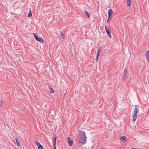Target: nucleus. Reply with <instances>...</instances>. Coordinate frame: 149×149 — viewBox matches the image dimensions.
<instances>
[{
  "mask_svg": "<svg viewBox=\"0 0 149 149\" xmlns=\"http://www.w3.org/2000/svg\"><path fill=\"white\" fill-rule=\"evenodd\" d=\"M86 137L84 131H81L79 133V142L82 145L84 144L86 141Z\"/></svg>",
  "mask_w": 149,
  "mask_h": 149,
  "instance_id": "nucleus-1",
  "label": "nucleus"
},
{
  "mask_svg": "<svg viewBox=\"0 0 149 149\" xmlns=\"http://www.w3.org/2000/svg\"><path fill=\"white\" fill-rule=\"evenodd\" d=\"M139 109L137 107L136 105H135V108L134 109V111H133V121H135L137 118V114L139 113Z\"/></svg>",
  "mask_w": 149,
  "mask_h": 149,
  "instance_id": "nucleus-2",
  "label": "nucleus"
},
{
  "mask_svg": "<svg viewBox=\"0 0 149 149\" xmlns=\"http://www.w3.org/2000/svg\"><path fill=\"white\" fill-rule=\"evenodd\" d=\"M128 75L129 74L128 73L127 69L126 68L124 70V74L122 77V79L123 80H124L127 79Z\"/></svg>",
  "mask_w": 149,
  "mask_h": 149,
  "instance_id": "nucleus-3",
  "label": "nucleus"
},
{
  "mask_svg": "<svg viewBox=\"0 0 149 149\" xmlns=\"http://www.w3.org/2000/svg\"><path fill=\"white\" fill-rule=\"evenodd\" d=\"M35 144L38 146V149H43V146L40 145V143L37 141H35Z\"/></svg>",
  "mask_w": 149,
  "mask_h": 149,
  "instance_id": "nucleus-4",
  "label": "nucleus"
},
{
  "mask_svg": "<svg viewBox=\"0 0 149 149\" xmlns=\"http://www.w3.org/2000/svg\"><path fill=\"white\" fill-rule=\"evenodd\" d=\"M67 139L68 141V144L69 146L71 147L72 146L73 143V141L71 139V138L70 137H68Z\"/></svg>",
  "mask_w": 149,
  "mask_h": 149,
  "instance_id": "nucleus-5",
  "label": "nucleus"
},
{
  "mask_svg": "<svg viewBox=\"0 0 149 149\" xmlns=\"http://www.w3.org/2000/svg\"><path fill=\"white\" fill-rule=\"evenodd\" d=\"M145 55L147 59V62L149 64V50H147L146 52Z\"/></svg>",
  "mask_w": 149,
  "mask_h": 149,
  "instance_id": "nucleus-6",
  "label": "nucleus"
},
{
  "mask_svg": "<svg viewBox=\"0 0 149 149\" xmlns=\"http://www.w3.org/2000/svg\"><path fill=\"white\" fill-rule=\"evenodd\" d=\"M38 41L42 43L44 42V40L42 38H35Z\"/></svg>",
  "mask_w": 149,
  "mask_h": 149,
  "instance_id": "nucleus-7",
  "label": "nucleus"
},
{
  "mask_svg": "<svg viewBox=\"0 0 149 149\" xmlns=\"http://www.w3.org/2000/svg\"><path fill=\"white\" fill-rule=\"evenodd\" d=\"M112 13L113 11L111 9H109L108 12V16L111 17Z\"/></svg>",
  "mask_w": 149,
  "mask_h": 149,
  "instance_id": "nucleus-8",
  "label": "nucleus"
},
{
  "mask_svg": "<svg viewBox=\"0 0 149 149\" xmlns=\"http://www.w3.org/2000/svg\"><path fill=\"white\" fill-rule=\"evenodd\" d=\"M107 34L109 36V37H111V31L110 29L109 30H107V31H106Z\"/></svg>",
  "mask_w": 149,
  "mask_h": 149,
  "instance_id": "nucleus-9",
  "label": "nucleus"
},
{
  "mask_svg": "<svg viewBox=\"0 0 149 149\" xmlns=\"http://www.w3.org/2000/svg\"><path fill=\"white\" fill-rule=\"evenodd\" d=\"M120 139L122 141H123L127 139V138L125 136H121L120 137Z\"/></svg>",
  "mask_w": 149,
  "mask_h": 149,
  "instance_id": "nucleus-10",
  "label": "nucleus"
},
{
  "mask_svg": "<svg viewBox=\"0 0 149 149\" xmlns=\"http://www.w3.org/2000/svg\"><path fill=\"white\" fill-rule=\"evenodd\" d=\"M15 140H16V142L17 145L18 146H20V143L19 142V140L18 139H17V138H16L15 139Z\"/></svg>",
  "mask_w": 149,
  "mask_h": 149,
  "instance_id": "nucleus-11",
  "label": "nucleus"
},
{
  "mask_svg": "<svg viewBox=\"0 0 149 149\" xmlns=\"http://www.w3.org/2000/svg\"><path fill=\"white\" fill-rule=\"evenodd\" d=\"M84 12L86 15H87L88 17H89L90 16V14H89V13L86 10H84Z\"/></svg>",
  "mask_w": 149,
  "mask_h": 149,
  "instance_id": "nucleus-12",
  "label": "nucleus"
},
{
  "mask_svg": "<svg viewBox=\"0 0 149 149\" xmlns=\"http://www.w3.org/2000/svg\"><path fill=\"white\" fill-rule=\"evenodd\" d=\"M58 34L59 35H60V36H61V37H63V35H64V34H63L62 32L61 31H59V32H58Z\"/></svg>",
  "mask_w": 149,
  "mask_h": 149,
  "instance_id": "nucleus-13",
  "label": "nucleus"
},
{
  "mask_svg": "<svg viewBox=\"0 0 149 149\" xmlns=\"http://www.w3.org/2000/svg\"><path fill=\"white\" fill-rule=\"evenodd\" d=\"M127 6L130 7V0H127Z\"/></svg>",
  "mask_w": 149,
  "mask_h": 149,
  "instance_id": "nucleus-14",
  "label": "nucleus"
},
{
  "mask_svg": "<svg viewBox=\"0 0 149 149\" xmlns=\"http://www.w3.org/2000/svg\"><path fill=\"white\" fill-rule=\"evenodd\" d=\"M56 138L55 137L53 141V145H56Z\"/></svg>",
  "mask_w": 149,
  "mask_h": 149,
  "instance_id": "nucleus-15",
  "label": "nucleus"
},
{
  "mask_svg": "<svg viewBox=\"0 0 149 149\" xmlns=\"http://www.w3.org/2000/svg\"><path fill=\"white\" fill-rule=\"evenodd\" d=\"M32 15V13L31 11V10H30L29 13V14H28V16L30 17H31Z\"/></svg>",
  "mask_w": 149,
  "mask_h": 149,
  "instance_id": "nucleus-16",
  "label": "nucleus"
},
{
  "mask_svg": "<svg viewBox=\"0 0 149 149\" xmlns=\"http://www.w3.org/2000/svg\"><path fill=\"white\" fill-rule=\"evenodd\" d=\"M50 91L51 93H54V91L52 88H50Z\"/></svg>",
  "mask_w": 149,
  "mask_h": 149,
  "instance_id": "nucleus-17",
  "label": "nucleus"
},
{
  "mask_svg": "<svg viewBox=\"0 0 149 149\" xmlns=\"http://www.w3.org/2000/svg\"><path fill=\"white\" fill-rule=\"evenodd\" d=\"M31 35L32 36V35H33L34 36V37H38L37 36L36 34H35L34 33H31Z\"/></svg>",
  "mask_w": 149,
  "mask_h": 149,
  "instance_id": "nucleus-18",
  "label": "nucleus"
},
{
  "mask_svg": "<svg viewBox=\"0 0 149 149\" xmlns=\"http://www.w3.org/2000/svg\"><path fill=\"white\" fill-rule=\"evenodd\" d=\"M105 30L107 31V30H110L109 27L108 26H105Z\"/></svg>",
  "mask_w": 149,
  "mask_h": 149,
  "instance_id": "nucleus-19",
  "label": "nucleus"
},
{
  "mask_svg": "<svg viewBox=\"0 0 149 149\" xmlns=\"http://www.w3.org/2000/svg\"><path fill=\"white\" fill-rule=\"evenodd\" d=\"M3 103V100L1 99L0 101V105L1 107H2L3 106V105L2 104Z\"/></svg>",
  "mask_w": 149,
  "mask_h": 149,
  "instance_id": "nucleus-20",
  "label": "nucleus"
},
{
  "mask_svg": "<svg viewBox=\"0 0 149 149\" xmlns=\"http://www.w3.org/2000/svg\"><path fill=\"white\" fill-rule=\"evenodd\" d=\"M100 52H99V51H97L96 56H99L100 55Z\"/></svg>",
  "mask_w": 149,
  "mask_h": 149,
  "instance_id": "nucleus-21",
  "label": "nucleus"
},
{
  "mask_svg": "<svg viewBox=\"0 0 149 149\" xmlns=\"http://www.w3.org/2000/svg\"><path fill=\"white\" fill-rule=\"evenodd\" d=\"M101 47H100V48H99V49H98V50H97V51H99V52H101L102 51V49H101Z\"/></svg>",
  "mask_w": 149,
  "mask_h": 149,
  "instance_id": "nucleus-22",
  "label": "nucleus"
},
{
  "mask_svg": "<svg viewBox=\"0 0 149 149\" xmlns=\"http://www.w3.org/2000/svg\"><path fill=\"white\" fill-rule=\"evenodd\" d=\"M110 17H111L110 16H108V18L107 19V22H108L109 21V20L110 19Z\"/></svg>",
  "mask_w": 149,
  "mask_h": 149,
  "instance_id": "nucleus-23",
  "label": "nucleus"
},
{
  "mask_svg": "<svg viewBox=\"0 0 149 149\" xmlns=\"http://www.w3.org/2000/svg\"><path fill=\"white\" fill-rule=\"evenodd\" d=\"M99 56H96V61H98Z\"/></svg>",
  "mask_w": 149,
  "mask_h": 149,
  "instance_id": "nucleus-24",
  "label": "nucleus"
},
{
  "mask_svg": "<svg viewBox=\"0 0 149 149\" xmlns=\"http://www.w3.org/2000/svg\"><path fill=\"white\" fill-rule=\"evenodd\" d=\"M54 146V149H56V145H53Z\"/></svg>",
  "mask_w": 149,
  "mask_h": 149,
  "instance_id": "nucleus-25",
  "label": "nucleus"
}]
</instances>
